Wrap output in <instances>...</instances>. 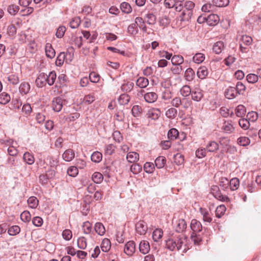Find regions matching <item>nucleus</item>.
I'll use <instances>...</instances> for the list:
<instances>
[{
  "mask_svg": "<svg viewBox=\"0 0 261 261\" xmlns=\"http://www.w3.org/2000/svg\"><path fill=\"white\" fill-rule=\"evenodd\" d=\"M187 237L182 234H179L177 236H174L169 238L166 241V247L171 251H174L175 249L179 250L183 248V252H186L187 250Z\"/></svg>",
  "mask_w": 261,
  "mask_h": 261,
  "instance_id": "obj_1",
  "label": "nucleus"
},
{
  "mask_svg": "<svg viewBox=\"0 0 261 261\" xmlns=\"http://www.w3.org/2000/svg\"><path fill=\"white\" fill-rule=\"evenodd\" d=\"M136 250L135 243L133 241H128L124 246V251L128 256L132 255Z\"/></svg>",
  "mask_w": 261,
  "mask_h": 261,
  "instance_id": "obj_2",
  "label": "nucleus"
},
{
  "mask_svg": "<svg viewBox=\"0 0 261 261\" xmlns=\"http://www.w3.org/2000/svg\"><path fill=\"white\" fill-rule=\"evenodd\" d=\"M63 99L61 97H56L52 101L53 109L57 112H60L63 107Z\"/></svg>",
  "mask_w": 261,
  "mask_h": 261,
  "instance_id": "obj_3",
  "label": "nucleus"
},
{
  "mask_svg": "<svg viewBox=\"0 0 261 261\" xmlns=\"http://www.w3.org/2000/svg\"><path fill=\"white\" fill-rule=\"evenodd\" d=\"M148 227L143 221H140L136 224V230L140 235H144L147 230Z\"/></svg>",
  "mask_w": 261,
  "mask_h": 261,
  "instance_id": "obj_4",
  "label": "nucleus"
},
{
  "mask_svg": "<svg viewBox=\"0 0 261 261\" xmlns=\"http://www.w3.org/2000/svg\"><path fill=\"white\" fill-rule=\"evenodd\" d=\"M234 129V127L232 125L231 121H225L221 127L222 132L227 134L233 133Z\"/></svg>",
  "mask_w": 261,
  "mask_h": 261,
  "instance_id": "obj_5",
  "label": "nucleus"
},
{
  "mask_svg": "<svg viewBox=\"0 0 261 261\" xmlns=\"http://www.w3.org/2000/svg\"><path fill=\"white\" fill-rule=\"evenodd\" d=\"M47 74L43 72L40 73L35 81L37 86L38 87H42L45 86L47 83Z\"/></svg>",
  "mask_w": 261,
  "mask_h": 261,
  "instance_id": "obj_6",
  "label": "nucleus"
},
{
  "mask_svg": "<svg viewBox=\"0 0 261 261\" xmlns=\"http://www.w3.org/2000/svg\"><path fill=\"white\" fill-rule=\"evenodd\" d=\"M190 227L193 232L198 233L202 230V226L200 221L196 219H192L190 224Z\"/></svg>",
  "mask_w": 261,
  "mask_h": 261,
  "instance_id": "obj_7",
  "label": "nucleus"
},
{
  "mask_svg": "<svg viewBox=\"0 0 261 261\" xmlns=\"http://www.w3.org/2000/svg\"><path fill=\"white\" fill-rule=\"evenodd\" d=\"M219 16L215 14H211L206 17V23L208 25L214 26L219 21Z\"/></svg>",
  "mask_w": 261,
  "mask_h": 261,
  "instance_id": "obj_8",
  "label": "nucleus"
},
{
  "mask_svg": "<svg viewBox=\"0 0 261 261\" xmlns=\"http://www.w3.org/2000/svg\"><path fill=\"white\" fill-rule=\"evenodd\" d=\"M238 95L236 89L234 87H229L225 92V96L228 99H233Z\"/></svg>",
  "mask_w": 261,
  "mask_h": 261,
  "instance_id": "obj_9",
  "label": "nucleus"
},
{
  "mask_svg": "<svg viewBox=\"0 0 261 261\" xmlns=\"http://www.w3.org/2000/svg\"><path fill=\"white\" fill-rule=\"evenodd\" d=\"M161 115V111L159 109L153 108L149 110L147 113V117L152 120L158 119Z\"/></svg>",
  "mask_w": 261,
  "mask_h": 261,
  "instance_id": "obj_10",
  "label": "nucleus"
},
{
  "mask_svg": "<svg viewBox=\"0 0 261 261\" xmlns=\"http://www.w3.org/2000/svg\"><path fill=\"white\" fill-rule=\"evenodd\" d=\"M158 95L155 92H147L144 95L145 100L148 103H153L158 99Z\"/></svg>",
  "mask_w": 261,
  "mask_h": 261,
  "instance_id": "obj_11",
  "label": "nucleus"
},
{
  "mask_svg": "<svg viewBox=\"0 0 261 261\" xmlns=\"http://www.w3.org/2000/svg\"><path fill=\"white\" fill-rule=\"evenodd\" d=\"M187 228V223L183 219H179L176 222V226H175V230L177 232H181L184 231Z\"/></svg>",
  "mask_w": 261,
  "mask_h": 261,
  "instance_id": "obj_12",
  "label": "nucleus"
},
{
  "mask_svg": "<svg viewBox=\"0 0 261 261\" xmlns=\"http://www.w3.org/2000/svg\"><path fill=\"white\" fill-rule=\"evenodd\" d=\"M199 212L203 217V220L204 222L211 223L212 221V218L211 217V214L209 212L204 208L200 207Z\"/></svg>",
  "mask_w": 261,
  "mask_h": 261,
  "instance_id": "obj_13",
  "label": "nucleus"
},
{
  "mask_svg": "<svg viewBox=\"0 0 261 261\" xmlns=\"http://www.w3.org/2000/svg\"><path fill=\"white\" fill-rule=\"evenodd\" d=\"M62 157L65 161L70 162L74 158V152L73 150L68 149L63 153Z\"/></svg>",
  "mask_w": 261,
  "mask_h": 261,
  "instance_id": "obj_14",
  "label": "nucleus"
},
{
  "mask_svg": "<svg viewBox=\"0 0 261 261\" xmlns=\"http://www.w3.org/2000/svg\"><path fill=\"white\" fill-rule=\"evenodd\" d=\"M150 250L149 243L146 241H142L139 245V250L143 254L147 253Z\"/></svg>",
  "mask_w": 261,
  "mask_h": 261,
  "instance_id": "obj_15",
  "label": "nucleus"
},
{
  "mask_svg": "<svg viewBox=\"0 0 261 261\" xmlns=\"http://www.w3.org/2000/svg\"><path fill=\"white\" fill-rule=\"evenodd\" d=\"M149 84L148 80L145 77H140L136 81V85L140 88H146Z\"/></svg>",
  "mask_w": 261,
  "mask_h": 261,
  "instance_id": "obj_16",
  "label": "nucleus"
},
{
  "mask_svg": "<svg viewBox=\"0 0 261 261\" xmlns=\"http://www.w3.org/2000/svg\"><path fill=\"white\" fill-rule=\"evenodd\" d=\"M193 12L184 10L179 17L180 21H189L192 16Z\"/></svg>",
  "mask_w": 261,
  "mask_h": 261,
  "instance_id": "obj_17",
  "label": "nucleus"
},
{
  "mask_svg": "<svg viewBox=\"0 0 261 261\" xmlns=\"http://www.w3.org/2000/svg\"><path fill=\"white\" fill-rule=\"evenodd\" d=\"M30 85L28 82H22L21 83L19 90L21 94L25 95L28 94L30 90Z\"/></svg>",
  "mask_w": 261,
  "mask_h": 261,
  "instance_id": "obj_18",
  "label": "nucleus"
},
{
  "mask_svg": "<svg viewBox=\"0 0 261 261\" xmlns=\"http://www.w3.org/2000/svg\"><path fill=\"white\" fill-rule=\"evenodd\" d=\"M45 53L47 57L50 59H53L55 56V50L50 43H47L45 45Z\"/></svg>",
  "mask_w": 261,
  "mask_h": 261,
  "instance_id": "obj_19",
  "label": "nucleus"
},
{
  "mask_svg": "<svg viewBox=\"0 0 261 261\" xmlns=\"http://www.w3.org/2000/svg\"><path fill=\"white\" fill-rule=\"evenodd\" d=\"M166 158L163 156H158L154 161L155 165L158 169L163 168L166 164Z\"/></svg>",
  "mask_w": 261,
  "mask_h": 261,
  "instance_id": "obj_20",
  "label": "nucleus"
},
{
  "mask_svg": "<svg viewBox=\"0 0 261 261\" xmlns=\"http://www.w3.org/2000/svg\"><path fill=\"white\" fill-rule=\"evenodd\" d=\"M208 75L207 69L205 66H201L198 69L197 76L201 79H205Z\"/></svg>",
  "mask_w": 261,
  "mask_h": 261,
  "instance_id": "obj_21",
  "label": "nucleus"
},
{
  "mask_svg": "<svg viewBox=\"0 0 261 261\" xmlns=\"http://www.w3.org/2000/svg\"><path fill=\"white\" fill-rule=\"evenodd\" d=\"M224 47L223 42L221 41H218L213 45V50L216 54H219L222 52Z\"/></svg>",
  "mask_w": 261,
  "mask_h": 261,
  "instance_id": "obj_22",
  "label": "nucleus"
},
{
  "mask_svg": "<svg viewBox=\"0 0 261 261\" xmlns=\"http://www.w3.org/2000/svg\"><path fill=\"white\" fill-rule=\"evenodd\" d=\"M139 154L136 152H129L126 156L128 162L135 163L139 160Z\"/></svg>",
  "mask_w": 261,
  "mask_h": 261,
  "instance_id": "obj_23",
  "label": "nucleus"
},
{
  "mask_svg": "<svg viewBox=\"0 0 261 261\" xmlns=\"http://www.w3.org/2000/svg\"><path fill=\"white\" fill-rule=\"evenodd\" d=\"M23 159L24 161L29 165H32L35 162L34 156L29 152H26L24 153Z\"/></svg>",
  "mask_w": 261,
  "mask_h": 261,
  "instance_id": "obj_24",
  "label": "nucleus"
},
{
  "mask_svg": "<svg viewBox=\"0 0 261 261\" xmlns=\"http://www.w3.org/2000/svg\"><path fill=\"white\" fill-rule=\"evenodd\" d=\"M94 229L96 232L100 236L103 235L106 231L105 226L100 222H97L95 223Z\"/></svg>",
  "mask_w": 261,
  "mask_h": 261,
  "instance_id": "obj_25",
  "label": "nucleus"
},
{
  "mask_svg": "<svg viewBox=\"0 0 261 261\" xmlns=\"http://www.w3.org/2000/svg\"><path fill=\"white\" fill-rule=\"evenodd\" d=\"M206 149L207 151L214 152L219 149V145L215 141H211L206 145Z\"/></svg>",
  "mask_w": 261,
  "mask_h": 261,
  "instance_id": "obj_26",
  "label": "nucleus"
},
{
  "mask_svg": "<svg viewBox=\"0 0 261 261\" xmlns=\"http://www.w3.org/2000/svg\"><path fill=\"white\" fill-rule=\"evenodd\" d=\"M101 249L103 252H108L111 248L110 241L107 238L104 239L101 244Z\"/></svg>",
  "mask_w": 261,
  "mask_h": 261,
  "instance_id": "obj_27",
  "label": "nucleus"
},
{
  "mask_svg": "<svg viewBox=\"0 0 261 261\" xmlns=\"http://www.w3.org/2000/svg\"><path fill=\"white\" fill-rule=\"evenodd\" d=\"M177 114V110L174 108L168 109L165 113V115L169 119L175 118Z\"/></svg>",
  "mask_w": 261,
  "mask_h": 261,
  "instance_id": "obj_28",
  "label": "nucleus"
},
{
  "mask_svg": "<svg viewBox=\"0 0 261 261\" xmlns=\"http://www.w3.org/2000/svg\"><path fill=\"white\" fill-rule=\"evenodd\" d=\"M134 87V84L131 82H127L122 85L121 89L125 92H130Z\"/></svg>",
  "mask_w": 261,
  "mask_h": 261,
  "instance_id": "obj_29",
  "label": "nucleus"
},
{
  "mask_svg": "<svg viewBox=\"0 0 261 261\" xmlns=\"http://www.w3.org/2000/svg\"><path fill=\"white\" fill-rule=\"evenodd\" d=\"M195 77V73L191 68H188L185 73V77L187 81H192Z\"/></svg>",
  "mask_w": 261,
  "mask_h": 261,
  "instance_id": "obj_30",
  "label": "nucleus"
},
{
  "mask_svg": "<svg viewBox=\"0 0 261 261\" xmlns=\"http://www.w3.org/2000/svg\"><path fill=\"white\" fill-rule=\"evenodd\" d=\"M191 96L193 100L199 101L203 97V94L200 90H197L192 92Z\"/></svg>",
  "mask_w": 261,
  "mask_h": 261,
  "instance_id": "obj_31",
  "label": "nucleus"
},
{
  "mask_svg": "<svg viewBox=\"0 0 261 261\" xmlns=\"http://www.w3.org/2000/svg\"><path fill=\"white\" fill-rule=\"evenodd\" d=\"M130 100V97L128 94H122L118 99V102L121 105H127Z\"/></svg>",
  "mask_w": 261,
  "mask_h": 261,
  "instance_id": "obj_32",
  "label": "nucleus"
},
{
  "mask_svg": "<svg viewBox=\"0 0 261 261\" xmlns=\"http://www.w3.org/2000/svg\"><path fill=\"white\" fill-rule=\"evenodd\" d=\"M171 62L173 65H180L184 62V58L180 55H174L171 58Z\"/></svg>",
  "mask_w": 261,
  "mask_h": 261,
  "instance_id": "obj_33",
  "label": "nucleus"
},
{
  "mask_svg": "<svg viewBox=\"0 0 261 261\" xmlns=\"http://www.w3.org/2000/svg\"><path fill=\"white\" fill-rule=\"evenodd\" d=\"M178 131L174 128L170 129L168 133V138L171 140H174L178 136Z\"/></svg>",
  "mask_w": 261,
  "mask_h": 261,
  "instance_id": "obj_34",
  "label": "nucleus"
},
{
  "mask_svg": "<svg viewBox=\"0 0 261 261\" xmlns=\"http://www.w3.org/2000/svg\"><path fill=\"white\" fill-rule=\"evenodd\" d=\"M163 236V231L161 229H155L152 233V239L155 242H158Z\"/></svg>",
  "mask_w": 261,
  "mask_h": 261,
  "instance_id": "obj_35",
  "label": "nucleus"
},
{
  "mask_svg": "<svg viewBox=\"0 0 261 261\" xmlns=\"http://www.w3.org/2000/svg\"><path fill=\"white\" fill-rule=\"evenodd\" d=\"M46 82L49 86L53 85L56 79V73L55 71H51L49 75H47Z\"/></svg>",
  "mask_w": 261,
  "mask_h": 261,
  "instance_id": "obj_36",
  "label": "nucleus"
},
{
  "mask_svg": "<svg viewBox=\"0 0 261 261\" xmlns=\"http://www.w3.org/2000/svg\"><path fill=\"white\" fill-rule=\"evenodd\" d=\"M180 94L184 97H187L191 94V88L188 85L184 86L180 90Z\"/></svg>",
  "mask_w": 261,
  "mask_h": 261,
  "instance_id": "obj_37",
  "label": "nucleus"
},
{
  "mask_svg": "<svg viewBox=\"0 0 261 261\" xmlns=\"http://www.w3.org/2000/svg\"><path fill=\"white\" fill-rule=\"evenodd\" d=\"M92 178L95 183L100 184L102 181L103 176L101 173L96 172L93 174Z\"/></svg>",
  "mask_w": 261,
  "mask_h": 261,
  "instance_id": "obj_38",
  "label": "nucleus"
},
{
  "mask_svg": "<svg viewBox=\"0 0 261 261\" xmlns=\"http://www.w3.org/2000/svg\"><path fill=\"white\" fill-rule=\"evenodd\" d=\"M246 109L243 105H239L236 109V114L238 117H242L245 115Z\"/></svg>",
  "mask_w": 261,
  "mask_h": 261,
  "instance_id": "obj_39",
  "label": "nucleus"
},
{
  "mask_svg": "<svg viewBox=\"0 0 261 261\" xmlns=\"http://www.w3.org/2000/svg\"><path fill=\"white\" fill-rule=\"evenodd\" d=\"M38 200L36 197L31 196L28 200L29 206L32 208H36L38 204Z\"/></svg>",
  "mask_w": 261,
  "mask_h": 261,
  "instance_id": "obj_40",
  "label": "nucleus"
},
{
  "mask_svg": "<svg viewBox=\"0 0 261 261\" xmlns=\"http://www.w3.org/2000/svg\"><path fill=\"white\" fill-rule=\"evenodd\" d=\"M240 180L238 178H233L229 181L230 188L231 190H236L238 189Z\"/></svg>",
  "mask_w": 261,
  "mask_h": 261,
  "instance_id": "obj_41",
  "label": "nucleus"
},
{
  "mask_svg": "<svg viewBox=\"0 0 261 261\" xmlns=\"http://www.w3.org/2000/svg\"><path fill=\"white\" fill-rule=\"evenodd\" d=\"M204 59L205 56L201 53H197L193 57V62L197 64L202 63Z\"/></svg>",
  "mask_w": 261,
  "mask_h": 261,
  "instance_id": "obj_42",
  "label": "nucleus"
},
{
  "mask_svg": "<svg viewBox=\"0 0 261 261\" xmlns=\"http://www.w3.org/2000/svg\"><path fill=\"white\" fill-rule=\"evenodd\" d=\"M226 207L224 205H220L218 206L216 210V216L220 218L223 215L226 211Z\"/></svg>",
  "mask_w": 261,
  "mask_h": 261,
  "instance_id": "obj_43",
  "label": "nucleus"
},
{
  "mask_svg": "<svg viewBox=\"0 0 261 261\" xmlns=\"http://www.w3.org/2000/svg\"><path fill=\"white\" fill-rule=\"evenodd\" d=\"M238 143L241 146H246L250 143V140L248 137H241L238 139Z\"/></svg>",
  "mask_w": 261,
  "mask_h": 261,
  "instance_id": "obj_44",
  "label": "nucleus"
},
{
  "mask_svg": "<svg viewBox=\"0 0 261 261\" xmlns=\"http://www.w3.org/2000/svg\"><path fill=\"white\" fill-rule=\"evenodd\" d=\"M214 5L219 7H226L229 3V0H213L212 1Z\"/></svg>",
  "mask_w": 261,
  "mask_h": 261,
  "instance_id": "obj_45",
  "label": "nucleus"
},
{
  "mask_svg": "<svg viewBox=\"0 0 261 261\" xmlns=\"http://www.w3.org/2000/svg\"><path fill=\"white\" fill-rule=\"evenodd\" d=\"M120 9L123 12L127 14L130 13L132 10L130 5L126 2L121 3L120 5Z\"/></svg>",
  "mask_w": 261,
  "mask_h": 261,
  "instance_id": "obj_46",
  "label": "nucleus"
},
{
  "mask_svg": "<svg viewBox=\"0 0 261 261\" xmlns=\"http://www.w3.org/2000/svg\"><path fill=\"white\" fill-rule=\"evenodd\" d=\"M174 162L177 165H181L184 162V156L179 153L174 155Z\"/></svg>",
  "mask_w": 261,
  "mask_h": 261,
  "instance_id": "obj_47",
  "label": "nucleus"
},
{
  "mask_svg": "<svg viewBox=\"0 0 261 261\" xmlns=\"http://www.w3.org/2000/svg\"><path fill=\"white\" fill-rule=\"evenodd\" d=\"M146 22L148 24L152 25L155 23L156 17L153 14L149 13L146 15Z\"/></svg>",
  "mask_w": 261,
  "mask_h": 261,
  "instance_id": "obj_48",
  "label": "nucleus"
},
{
  "mask_svg": "<svg viewBox=\"0 0 261 261\" xmlns=\"http://www.w3.org/2000/svg\"><path fill=\"white\" fill-rule=\"evenodd\" d=\"M234 87L238 94H243L246 90V86L241 82H238Z\"/></svg>",
  "mask_w": 261,
  "mask_h": 261,
  "instance_id": "obj_49",
  "label": "nucleus"
},
{
  "mask_svg": "<svg viewBox=\"0 0 261 261\" xmlns=\"http://www.w3.org/2000/svg\"><path fill=\"white\" fill-rule=\"evenodd\" d=\"M91 159L92 161L99 163L102 159V154L98 151H95L92 154Z\"/></svg>",
  "mask_w": 261,
  "mask_h": 261,
  "instance_id": "obj_50",
  "label": "nucleus"
},
{
  "mask_svg": "<svg viewBox=\"0 0 261 261\" xmlns=\"http://www.w3.org/2000/svg\"><path fill=\"white\" fill-rule=\"evenodd\" d=\"M77 243L78 247L81 249H85L87 247L86 239L84 237L79 238Z\"/></svg>",
  "mask_w": 261,
  "mask_h": 261,
  "instance_id": "obj_51",
  "label": "nucleus"
},
{
  "mask_svg": "<svg viewBox=\"0 0 261 261\" xmlns=\"http://www.w3.org/2000/svg\"><path fill=\"white\" fill-rule=\"evenodd\" d=\"M20 231V227L17 225H14L10 227L8 229V233L10 236H15L18 234Z\"/></svg>",
  "mask_w": 261,
  "mask_h": 261,
  "instance_id": "obj_52",
  "label": "nucleus"
},
{
  "mask_svg": "<svg viewBox=\"0 0 261 261\" xmlns=\"http://www.w3.org/2000/svg\"><path fill=\"white\" fill-rule=\"evenodd\" d=\"M144 169L146 172L151 173L154 171V165L152 163L146 162L144 165Z\"/></svg>",
  "mask_w": 261,
  "mask_h": 261,
  "instance_id": "obj_53",
  "label": "nucleus"
},
{
  "mask_svg": "<svg viewBox=\"0 0 261 261\" xmlns=\"http://www.w3.org/2000/svg\"><path fill=\"white\" fill-rule=\"evenodd\" d=\"M10 100V95L7 93H3L0 94V103L3 105L7 103Z\"/></svg>",
  "mask_w": 261,
  "mask_h": 261,
  "instance_id": "obj_54",
  "label": "nucleus"
},
{
  "mask_svg": "<svg viewBox=\"0 0 261 261\" xmlns=\"http://www.w3.org/2000/svg\"><path fill=\"white\" fill-rule=\"evenodd\" d=\"M65 55L64 53H60L57 58L56 64L58 66H61L63 64L65 59Z\"/></svg>",
  "mask_w": 261,
  "mask_h": 261,
  "instance_id": "obj_55",
  "label": "nucleus"
},
{
  "mask_svg": "<svg viewBox=\"0 0 261 261\" xmlns=\"http://www.w3.org/2000/svg\"><path fill=\"white\" fill-rule=\"evenodd\" d=\"M83 228L84 233L89 234L92 229L91 224L88 221L84 222L83 224Z\"/></svg>",
  "mask_w": 261,
  "mask_h": 261,
  "instance_id": "obj_56",
  "label": "nucleus"
},
{
  "mask_svg": "<svg viewBox=\"0 0 261 261\" xmlns=\"http://www.w3.org/2000/svg\"><path fill=\"white\" fill-rule=\"evenodd\" d=\"M246 79L249 83H255L258 79V76L255 74L250 73L247 75Z\"/></svg>",
  "mask_w": 261,
  "mask_h": 261,
  "instance_id": "obj_57",
  "label": "nucleus"
},
{
  "mask_svg": "<svg viewBox=\"0 0 261 261\" xmlns=\"http://www.w3.org/2000/svg\"><path fill=\"white\" fill-rule=\"evenodd\" d=\"M20 218L24 222H29L31 220V214L28 211H24L21 214Z\"/></svg>",
  "mask_w": 261,
  "mask_h": 261,
  "instance_id": "obj_58",
  "label": "nucleus"
},
{
  "mask_svg": "<svg viewBox=\"0 0 261 261\" xmlns=\"http://www.w3.org/2000/svg\"><path fill=\"white\" fill-rule=\"evenodd\" d=\"M240 126L244 129H247L250 126L249 121L246 119H241L239 121Z\"/></svg>",
  "mask_w": 261,
  "mask_h": 261,
  "instance_id": "obj_59",
  "label": "nucleus"
},
{
  "mask_svg": "<svg viewBox=\"0 0 261 261\" xmlns=\"http://www.w3.org/2000/svg\"><path fill=\"white\" fill-rule=\"evenodd\" d=\"M142 108L138 105H135L132 109V114L134 117H138L141 113Z\"/></svg>",
  "mask_w": 261,
  "mask_h": 261,
  "instance_id": "obj_60",
  "label": "nucleus"
},
{
  "mask_svg": "<svg viewBox=\"0 0 261 261\" xmlns=\"http://www.w3.org/2000/svg\"><path fill=\"white\" fill-rule=\"evenodd\" d=\"M115 150V146L112 144H108L105 146V153L108 155L112 154Z\"/></svg>",
  "mask_w": 261,
  "mask_h": 261,
  "instance_id": "obj_61",
  "label": "nucleus"
},
{
  "mask_svg": "<svg viewBox=\"0 0 261 261\" xmlns=\"http://www.w3.org/2000/svg\"><path fill=\"white\" fill-rule=\"evenodd\" d=\"M191 238L195 244H199L202 241L200 236L199 234H197V233L195 232L192 233Z\"/></svg>",
  "mask_w": 261,
  "mask_h": 261,
  "instance_id": "obj_62",
  "label": "nucleus"
},
{
  "mask_svg": "<svg viewBox=\"0 0 261 261\" xmlns=\"http://www.w3.org/2000/svg\"><path fill=\"white\" fill-rule=\"evenodd\" d=\"M78 169L75 166H71L67 170L68 174L72 177H75L78 174Z\"/></svg>",
  "mask_w": 261,
  "mask_h": 261,
  "instance_id": "obj_63",
  "label": "nucleus"
},
{
  "mask_svg": "<svg viewBox=\"0 0 261 261\" xmlns=\"http://www.w3.org/2000/svg\"><path fill=\"white\" fill-rule=\"evenodd\" d=\"M80 22V18L79 17H75L70 21L69 25L72 29H75L79 27Z\"/></svg>",
  "mask_w": 261,
  "mask_h": 261,
  "instance_id": "obj_64",
  "label": "nucleus"
}]
</instances>
